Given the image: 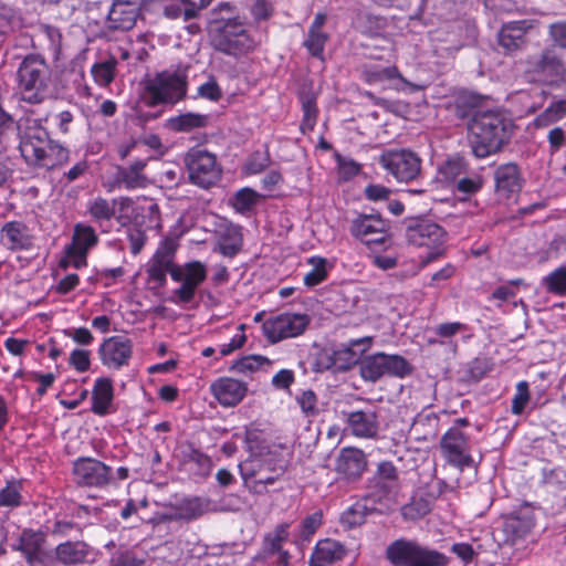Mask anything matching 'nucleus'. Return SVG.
I'll list each match as a JSON object with an SVG mask.
<instances>
[{
	"label": "nucleus",
	"instance_id": "obj_33",
	"mask_svg": "<svg viewBox=\"0 0 566 566\" xmlns=\"http://www.w3.org/2000/svg\"><path fill=\"white\" fill-rule=\"evenodd\" d=\"M114 399L113 382L109 378H97L92 391V411L98 416L109 412Z\"/></svg>",
	"mask_w": 566,
	"mask_h": 566
},
{
	"label": "nucleus",
	"instance_id": "obj_62",
	"mask_svg": "<svg viewBox=\"0 0 566 566\" xmlns=\"http://www.w3.org/2000/svg\"><path fill=\"white\" fill-rule=\"evenodd\" d=\"M270 164V156L269 154L255 151L249 163L247 164V171L249 174H259L263 171Z\"/></svg>",
	"mask_w": 566,
	"mask_h": 566
},
{
	"label": "nucleus",
	"instance_id": "obj_44",
	"mask_svg": "<svg viewBox=\"0 0 566 566\" xmlns=\"http://www.w3.org/2000/svg\"><path fill=\"white\" fill-rule=\"evenodd\" d=\"M566 115V99H559L552 103L541 115H538L534 124L536 127L549 126Z\"/></svg>",
	"mask_w": 566,
	"mask_h": 566
},
{
	"label": "nucleus",
	"instance_id": "obj_48",
	"mask_svg": "<svg viewBox=\"0 0 566 566\" xmlns=\"http://www.w3.org/2000/svg\"><path fill=\"white\" fill-rule=\"evenodd\" d=\"M547 292L555 295L566 294V266H559L543 279Z\"/></svg>",
	"mask_w": 566,
	"mask_h": 566
},
{
	"label": "nucleus",
	"instance_id": "obj_61",
	"mask_svg": "<svg viewBox=\"0 0 566 566\" xmlns=\"http://www.w3.org/2000/svg\"><path fill=\"white\" fill-rule=\"evenodd\" d=\"M69 363L80 373L87 371L91 366L90 352L85 349H74L70 355Z\"/></svg>",
	"mask_w": 566,
	"mask_h": 566
},
{
	"label": "nucleus",
	"instance_id": "obj_18",
	"mask_svg": "<svg viewBox=\"0 0 566 566\" xmlns=\"http://www.w3.org/2000/svg\"><path fill=\"white\" fill-rule=\"evenodd\" d=\"M361 75L364 81L370 85L387 83L389 88L396 91L416 92L422 90V86L407 81L396 66L365 65Z\"/></svg>",
	"mask_w": 566,
	"mask_h": 566
},
{
	"label": "nucleus",
	"instance_id": "obj_36",
	"mask_svg": "<svg viewBox=\"0 0 566 566\" xmlns=\"http://www.w3.org/2000/svg\"><path fill=\"white\" fill-rule=\"evenodd\" d=\"M209 116L198 113H185L168 119V127L175 132H190L206 127Z\"/></svg>",
	"mask_w": 566,
	"mask_h": 566
},
{
	"label": "nucleus",
	"instance_id": "obj_4",
	"mask_svg": "<svg viewBox=\"0 0 566 566\" xmlns=\"http://www.w3.org/2000/svg\"><path fill=\"white\" fill-rule=\"evenodd\" d=\"M51 76V69L41 55L24 56L17 70L18 86L23 99L32 104L42 102L48 95Z\"/></svg>",
	"mask_w": 566,
	"mask_h": 566
},
{
	"label": "nucleus",
	"instance_id": "obj_47",
	"mask_svg": "<svg viewBox=\"0 0 566 566\" xmlns=\"http://www.w3.org/2000/svg\"><path fill=\"white\" fill-rule=\"evenodd\" d=\"M264 365H271V361L265 356L252 355L245 356L237 360L232 366L231 370L235 374H249L259 370Z\"/></svg>",
	"mask_w": 566,
	"mask_h": 566
},
{
	"label": "nucleus",
	"instance_id": "obj_35",
	"mask_svg": "<svg viewBox=\"0 0 566 566\" xmlns=\"http://www.w3.org/2000/svg\"><path fill=\"white\" fill-rule=\"evenodd\" d=\"M398 488L399 486L388 482L370 478L367 483V491L364 496V502H371L373 504H386L394 499Z\"/></svg>",
	"mask_w": 566,
	"mask_h": 566
},
{
	"label": "nucleus",
	"instance_id": "obj_24",
	"mask_svg": "<svg viewBox=\"0 0 566 566\" xmlns=\"http://www.w3.org/2000/svg\"><path fill=\"white\" fill-rule=\"evenodd\" d=\"M139 4L133 0H114L108 11V28L112 30H130L138 18Z\"/></svg>",
	"mask_w": 566,
	"mask_h": 566
},
{
	"label": "nucleus",
	"instance_id": "obj_5",
	"mask_svg": "<svg viewBox=\"0 0 566 566\" xmlns=\"http://www.w3.org/2000/svg\"><path fill=\"white\" fill-rule=\"evenodd\" d=\"M385 556L392 566H447L449 564V558L443 553L407 538L391 542L386 547Z\"/></svg>",
	"mask_w": 566,
	"mask_h": 566
},
{
	"label": "nucleus",
	"instance_id": "obj_25",
	"mask_svg": "<svg viewBox=\"0 0 566 566\" xmlns=\"http://www.w3.org/2000/svg\"><path fill=\"white\" fill-rule=\"evenodd\" d=\"M371 337H363L350 339L346 344H342L334 350V359H336V370L345 371L360 361L361 355L369 348Z\"/></svg>",
	"mask_w": 566,
	"mask_h": 566
},
{
	"label": "nucleus",
	"instance_id": "obj_40",
	"mask_svg": "<svg viewBox=\"0 0 566 566\" xmlns=\"http://www.w3.org/2000/svg\"><path fill=\"white\" fill-rule=\"evenodd\" d=\"M242 244L243 238L241 229L239 227L231 226L227 228L226 232L221 235L219 250L222 255L233 258L241 251Z\"/></svg>",
	"mask_w": 566,
	"mask_h": 566
},
{
	"label": "nucleus",
	"instance_id": "obj_27",
	"mask_svg": "<svg viewBox=\"0 0 566 566\" xmlns=\"http://www.w3.org/2000/svg\"><path fill=\"white\" fill-rule=\"evenodd\" d=\"M289 523H281L273 531L266 533L262 538L261 548L253 557V560H269L274 555L287 552L283 545L289 539Z\"/></svg>",
	"mask_w": 566,
	"mask_h": 566
},
{
	"label": "nucleus",
	"instance_id": "obj_64",
	"mask_svg": "<svg viewBox=\"0 0 566 566\" xmlns=\"http://www.w3.org/2000/svg\"><path fill=\"white\" fill-rule=\"evenodd\" d=\"M549 35L556 48L566 49V21H559L549 25Z\"/></svg>",
	"mask_w": 566,
	"mask_h": 566
},
{
	"label": "nucleus",
	"instance_id": "obj_13",
	"mask_svg": "<svg viewBox=\"0 0 566 566\" xmlns=\"http://www.w3.org/2000/svg\"><path fill=\"white\" fill-rule=\"evenodd\" d=\"M171 279L181 285L174 291L178 301L190 303L198 286L207 279V268L200 261H191L171 271Z\"/></svg>",
	"mask_w": 566,
	"mask_h": 566
},
{
	"label": "nucleus",
	"instance_id": "obj_26",
	"mask_svg": "<svg viewBox=\"0 0 566 566\" xmlns=\"http://www.w3.org/2000/svg\"><path fill=\"white\" fill-rule=\"evenodd\" d=\"M534 527V518L530 513L511 515L503 522L502 528L497 531L499 541L513 545L516 541L525 537Z\"/></svg>",
	"mask_w": 566,
	"mask_h": 566
},
{
	"label": "nucleus",
	"instance_id": "obj_17",
	"mask_svg": "<svg viewBox=\"0 0 566 566\" xmlns=\"http://www.w3.org/2000/svg\"><path fill=\"white\" fill-rule=\"evenodd\" d=\"M73 474L80 486L104 488L111 482L112 469L99 460L80 458L73 464Z\"/></svg>",
	"mask_w": 566,
	"mask_h": 566
},
{
	"label": "nucleus",
	"instance_id": "obj_60",
	"mask_svg": "<svg viewBox=\"0 0 566 566\" xmlns=\"http://www.w3.org/2000/svg\"><path fill=\"white\" fill-rule=\"evenodd\" d=\"M198 95L202 98L218 102L222 97V91L214 78H210L198 87Z\"/></svg>",
	"mask_w": 566,
	"mask_h": 566
},
{
	"label": "nucleus",
	"instance_id": "obj_45",
	"mask_svg": "<svg viewBox=\"0 0 566 566\" xmlns=\"http://www.w3.org/2000/svg\"><path fill=\"white\" fill-rule=\"evenodd\" d=\"M22 483L17 480L8 481L0 490V506L14 509L22 503Z\"/></svg>",
	"mask_w": 566,
	"mask_h": 566
},
{
	"label": "nucleus",
	"instance_id": "obj_43",
	"mask_svg": "<svg viewBox=\"0 0 566 566\" xmlns=\"http://www.w3.org/2000/svg\"><path fill=\"white\" fill-rule=\"evenodd\" d=\"M384 377L402 378L411 373V365L400 355H387L384 353Z\"/></svg>",
	"mask_w": 566,
	"mask_h": 566
},
{
	"label": "nucleus",
	"instance_id": "obj_23",
	"mask_svg": "<svg viewBox=\"0 0 566 566\" xmlns=\"http://www.w3.org/2000/svg\"><path fill=\"white\" fill-rule=\"evenodd\" d=\"M44 542L45 537L43 533L23 530L18 544L13 545L12 549L21 552L29 565H43L45 562V553L43 549Z\"/></svg>",
	"mask_w": 566,
	"mask_h": 566
},
{
	"label": "nucleus",
	"instance_id": "obj_14",
	"mask_svg": "<svg viewBox=\"0 0 566 566\" xmlns=\"http://www.w3.org/2000/svg\"><path fill=\"white\" fill-rule=\"evenodd\" d=\"M446 231L438 223L426 218H413L406 221V239L410 244L440 248L446 239Z\"/></svg>",
	"mask_w": 566,
	"mask_h": 566
},
{
	"label": "nucleus",
	"instance_id": "obj_37",
	"mask_svg": "<svg viewBox=\"0 0 566 566\" xmlns=\"http://www.w3.org/2000/svg\"><path fill=\"white\" fill-rule=\"evenodd\" d=\"M384 353L368 355L359 361V373L363 379L376 382L384 377Z\"/></svg>",
	"mask_w": 566,
	"mask_h": 566
},
{
	"label": "nucleus",
	"instance_id": "obj_52",
	"mask_svg": "<svg viewBox=\"0 0 566 566\" xmlns=\"http://www.w3.org/2000/svg\"><path fill=\"white\" fill-rule=\"evenodd\" d=\"M259 197V193L251 188H243L234 195L231 202L238 212L244 213L253 208Z\"/></svg>",
	"mask_w": 566,
	"mask_h": 566
},
{
	"label": "nucleus",
	"instance_id": "obj_58",
	"mask_svg": "<svg viewBox=\"0 0 566 566\" xmlns=\"http://www.w3.org/2000/svg\"><path fill=\"white\" fill-rule=\"evenodd\" d=\"M92 74L99 85H108L114 80V65L112 63L96 64L92 69Z\"/></svg>",
	"mask_w": 566,
	"mask_h": 566
},
{
	"label": "nucleus",
	"instance_id": "obj_54",
	"mask_svg": "<svg viewBox=\"0 0 566 566\" xmlns=\"http://www.w3.org/2000/svg\"><path fill=\"white\" fill-rule=\"evenodd\" d=\"M186 458L189 463L196 465V472L200 475H207L211 469V459L200 450L191 448Z\"/></svg>",
	"mask_w": 566,
	"mask_h": 566
},
{
	"label": "nucleus",
	"instance_id": "obj_56",
	"mask_svg": "<svg viewBox=\"0 0 566 566\" xmlns=\"http://www.w3.org/2000/svg\"><path fill=\"white\" fill-rule=\"evenodd\" d=\"M373 478L399 486L397 469L389 461L380 462Z\"/></svg>",
	"mask_w": 566,
	"mask_h": 566
},
{
	"label": "nucleus",
	"instance_id": "obj_42",
	"mask_svg": "<svg viewBox=\"0 0 566 566\" xmlns=\"http://www.w3.org/2000/svg\"><path fill=\"white\" fill-rule=\"evenodd\" d=\"M390 22L387 18L368 13L364 17V32L373 38H382L388 44L390 40L386 36Z\"/></svg>",
	"mask_w": 566,
	"mask_h": 566
},
{
	"label": "nucleus",
	"instance_id": "obj_19",
	"mask_svg": "<svg viewBox=\"0 0 566 566\" xmlns=\"http://www.w3.org/2000/svg\"><path fill=\"white\" fill-rule=\"evenodd\" d=\"M526 63L528 72L551 77L552 82L562 78L566 71L556 45L545 48L538 56L530 55Z\"/></svg>",
	"mask_w": 566,
	"mask_h": 566
},
{
	"label": "nucleus",
	"instance_id": "obj_46",
	"mask_svg": "<svg viewBox=\"0 0 566 566\" xmlns=\"http://www.w3.org/2000/svg\"><path fill=\"white\" fill-rule=\"evenodd\" d=\"M308 263L313 266L312 270L304 275L303 282L307 287H313L327 277V261L321 256H312L308 259Z\"/></svg>",
	"mask_w": 566,
	"mask_h": 566
},
{
	"label": "nucleus",
	"instance_id": "obj_53",
	"mask_svg": "<svg viewBox=\"0 0 566 566\" xmlns=\"http://www.w3.org/2000/svg\"><path fill=\"white\" fill-rule=\"evenodd\" d=\"M88 211L96 220H111L115 214V202L98 197L88 203Z\"/></svg>",
	"mask_w": 566,
	"mask_h": 566
},
{
	"label": "nucleus",
	"instance_id": "obj_28",
	"mask_svg": "<svg viewBox=\"0 0 566 566\" xmlns=\"http://www.w3.org/2000/svg\"><path fill=\"white\" fill-rule=\"evenodd\" d=\"M494 181L496 192L506 198L522 189L521 172L514 163H506L496 167Z\"/></svg>",
	"mask_w": 566,
	"mask_h": 566
},
{
	"label": "nucleus",
	"instance_id": "obj_16",
	"mask_svg": "<svg viewBox=\"0 0 566 566\" xmlns=\"http://www.w3.org/2000/svg\"><path fill=\"white\" fill-rule=\"evenodd\" d=\"M367 468V455L358 448H343L335 459L334 470L337 474V479L348 484L360 481Z\"/></svg>",
	"mask_w": 566,
	"mask_h": 566
},
{
	"label": "nucleus",
	"instance_id": "obj_63",
	"mask_svg": "<svg viewBox=\"0 0 566 566\" xmlns=\"http://www.w3.org/2000/svg\"><path fill=\"white\" fill-rule=\"evenodd\" d=\"M543 482L551 485H562L566 482V472L562 468H544Z\"/></svg>",
	"mask_w": 566,
	"mask_h": 566
},
{
	"label": "nucleus",
	"instance_id": "obj_8",
	"mask_svg": "<svg viewBox=\"0 0 566 566\" xmlns=\"http://www.w3.org/2000/svg\"><path fill=\"white\" fill-rule=\"evenodd\" d=\"M390 222L378 213H360L350 221V234L374 251L391 244Z\"/></svg>",
	"mask_w": 566,
	"mask_h": 566
},
{
	"label": "nucleus",
	"instance_id": "obj_31",
	"mask_svg": "<svg viewBox=\"0 0 566 566\" xmlns=\"http://www.w3.org/2000/svg\"><path fill=\"white\" fill-rule=\"evenodd\" d=\"M146 165V159H136L128 167L118 168V186L127 190L146 188L148 185V178L144 174Z\"/></svg>",
	"mask_w": 566,
	"mask_h": 566
},
{
	"label": "nucleus",
	"instance_id": "obj_55",
	"mask_svg": "<svg viewBox=\"0 0 566 566\" xmlns=\"http://www.w3.org/2000/svg\"><path fill=\"white\" fill-rule=\"evenodd\" d=\"M296 400L306 417H314L318 415L319 409L317 407V397L313 390L303 391Z\"/></svg>",
	"mask_w": 566,
	"mask_h": 566
},
{
	"label": "nucleus",
	"instance_id": "obj_39",
	"mask_svg": "<svg viewBox=\"0 0 566 566\" xmlns=\"http://www.w3.org/2000/svg\"><path fill=\"white\" fill-rule=\"evenodd\" d=\"M469 164L463 157L454 156L448 158L440 167L439 174L447 182L455 184L463 175L470 170Z\"/></svg>",
	"mask_w": 566,
	"mask_h": 566
},
{
	"label": "nucleus",
	"instance_id": "obj_30",
	"mask_svg": "<svg viewBox=\"0 0 566 566\" xmlns=\"http://www.w3.org/2000/svg\"><path fill=\"white\" fill-rule=\"evenodd\" d=\"M346 554L345 546L332 538L317 542L308 560L310 566H327L342 559Z\"/></svg>",
	"mask_w": 566,
	"mask_h": 566
},
{
	"label": "nucleus",
	"instance_id": "obj_29",
	"mask_svg": "<svg viewBox=\"0 0 566 566\" xmlns=\"http://www.w3.org/2000/svg\"><path fill=\"white\" fill-rule=\"evenodd\" d=\"M247 385L233 378H220L211 385V391L222 406L238 405L247 394Z\"/></svg>",
	"mask_w": 566,
	"mask_h": 566
},
{
	"label": "nucleus",
	"instance_id": "obj_9",
	"mask_svg": "<svg viewBox=\"0 0 566 566\" xmlns=\"http://www.w3.org/2000/svg\"><path fill=\"white\" fill-rule=\"evenodd\" d=\"M185 163L189 180L201 188L207 189L221 178V168L217 164L216 156L207 150H190L185 157Z\"/></svg>",
	"mask_w": 566,
	"mask_h": 566
},
{
	"label": "nucleus",
	"instance_id": "obj_15",
	"mask_svg": "<svg viewBox=\"0 0 566 566\" xmlns=\"http://www.w3.org/2000/svg\"><path fill=\"white\" fill-rule=\"evenodd\" d=\"M533 29L534 21L527 19L503 23L496 34L501 52L510 56L522 52L528 43L527 34Z\"/></svg>",
	"mask_w": 566,
	"mask_h": 566
},
{
	"label": "nucleus",
	"instance_id": "obj_20",
	"mask_svg": "<svg viewBox=\"0 0 566 566\" xmlns=\"http://www.w3.org/2000/svg\"><path fill=\"white\" fill-rule=\"evenodd\" d=\"M132 353V340L120 335L104 339L98 349L103 365L115 369L128 365Z\"/></svg>",
	"mask_w": 566,
	"mask_h": 566
},
{
	"label": "nucleus",
	"instance_id": "obj_59",
	"mask_svg": "<svg viewBox=\"0 0 566 566\" xmlns=\"http://www.w3.org/2000/svg\"><path fill=\"white\" fill-rule=\"evenodd\" d=\"M336 160L339 169V174L345 180L352 179L357 176L360 171V165L350 158L336 155Z\"/></svg>",
	"mask_w": 566,
	"mask_h": 566
},
{
	"label": "nucleus",
	"instance_id": "obj_21",
	"mask_svg": "<svg viewBox=\"0 0 566 566\" xmlns=\"http://www.w3.org/2000/svg\"><path fill=\"white\" fill-rule=\"evenodd\" d=\"M346 421L347 429L350 433L358 438H375L379 430L378 415L371 407L354 410L342 411Z\"/></svg>",
	"mask_w": 566,
	"mask_h": 566
},
{
	"label": "nucleus",
	"instance_id": "obj_57",
	"mask_svg": "<svg viewBox=\"0 0 566 566\" xmlns=\"http://www.w3.org/2000/svg\"><path fill=\"white\" fill-rule=\"evenodd\" d=\"M528 399V384L526 381H520L516 386V394L512 400V412L515 415L522 413Z\"/></svg>",
	"mask_w": 566,
	"mask_h": 566
},
{
	"label": "nucleus",
	"instance_id": "obj_10",
	"mask_svg": "<svg viewBox=\"0 0 566 566\" xmlns=\"http://www.w3.org/2000/svg\"><path fill=\"white\" fill-rule=\"evenodd\" d=\"M307 314L282 313L269 317L262 325L263 334L271 343L302 335L310 325Z\"/></svg>",
	"mask_w": 566,
	"mask_h": 566
},
{
	"label": "nucleus",
	"instance_id": "obj_11",
	"mask_svg": "<svg viewBox=\"0 0 566 566\" xmlns=\"http://www.w3.org/2000/svg\"><path fill=\"white\" fill-rule=\"evenodd\" d=\"M378 163L400 182L415 180L421 172L420 157L408 149L386 151Z\"/></svg>",
	"mask_w": 566,
	"mask_h": 566
},
{
	"label": "nucleus",
	"instance_id": "obj_3",
	"mask_svg": "<svg viewBox=\"0 0 566 566\" xmlns=\"http://www.w3.org/2000/svg\"><path fill=\"white\" fill-rule=\"evenodd\" d=\"M210 44L226 55L240 57L254 50L255 42L243 23L233 17L213 19L208 28Z\"/></svg>",
	"mask_w": 566,
	"mask_h": 566
},
{
	"label": "nucleus",
	"instance_id": "obj_7",
	"mask_svg": "<svg viewBox=\"0 0 566 566\" xmlns=\"http://www.w3.org/2000/svg\"><path fill=\"white\" fill-rule=\"evenodd\" d=\"M244 486L253 494H264L268 486L275 483L284 473L282 467H275L269 455H251L239 464Z\"/></svg>",
	"mask_w": 566,
	"mask_h": 566
},
{
	"label": "nucleus",
	"instance_id": "obj_34",
	"mask_svg": "<svg viewBox=\"0 0 566 566\" xmlns=\"http://www.w3.org/2000/svg\"><path fill=\"white\" fill-rule=\"evenodd\" d=\"M97 243V235L91 226L76 224L74 228L71 253H75L81 261L86 258L88 249Z\"/></svg>",
	"mask_w": 566,
	"mask_h": 566
},
{
	"label": "nucleus",
	"instance_id": "obj_32",
	"mask_svg": "<svg viewBox=\"0 0 566 566\" xmlns=\"http://www.w3.org/2000/svg\"><path fill=\"white\" fill-rule=\"evenodd\" d=\"M1 234L3 243L9 250H25L32 245L27 226L20 221L6 223L1 230Z\"/></svg>",
	"mask_w": 566,
	"mask_h": 566
},
{
	"label": "nucleus",
	"instance_id": "obj_1",
	"mask_svg": "<svg viewBox=\"0 0 566 566\" xmlns=\"http://www.w3.org/2000/svg\"><path fill=\"white\" fill-rule=\"evenodd\" d=\"M513 123L496 112H476L469 124L471 146L475 157L497 153L511 137Z\"/></svg>",
	"mask_w": 566,
	"mask_h": 566
},
{
	"label": "nucleus",
	"instance_id": "obj_22",
	"mask_svg": "<svg viewBox=\"0 0 566 566\" xmlns=\"http://www.w3.org/2000/svg\"><path fill=\"white\" fill-rule=\"evenodd\" d=\"M55 559L63 566H78L93 563L96 552L83 541H66L55 547Z\"/></svg>",
	"mask_w": 566,
	"mask_h": 566
},
{
	"label": "nucleus",
	"instance_id": "obj_50",
	"mask_svg": "<svg viewBox=\"0 0 566 566\" xmlns=\"http://www.w3.org/2000/svg\"><path fill=\"white\" fill-rule=\"evenodd\" d=\"M328 34L323 31H308L307 38L303 45L307 49L312 56L324 61V49L328 41Z\"/></svg>",
	"mask_w": 566,
	"mask_h": 566
},
{
	"label": "nucleus",
	"instance_id": "obj_2",
	"mask_svg": "<svg viewBox=\"0 0 566 566\" xmlns=\"http://www.w3.org/2000/svg\"><path fill=\"white\" fill-rule=\"evenodd\" d=\"M19 149L28 165L53 169L69 160V150L50 139L41 126H28L21 134Z\"/></svg>",
	"mask_w": 566,
	"mask_h": 566
},
{
	"label": "nucleus",
	"instance_id": "obj_49",
	"mask_svg": "<svg viewBox=\"0 0 566 566\" xmlns=\"http://www.w3.org/2000/svg\"><path fill=\"white\" fill-rule=\"evenodd\" d=\"M322 524L323 513L322 511H315L302 520L296 535L297 538L302 542H308L311 537L316 533V531L322 526Z\"/></svg>",
	"mask_w": 566,
	"mask_h": 566
},
{
	"label": "nucleus",
	"instance_id": "obj_51",
	"mask_svg": "<svg viewBox=\"0 0 566 566\" xmlns=\"http://www.w3.org/2000/svg\"><path fill=\"white\" fill-rule=\"evenodd\" d=\"M373 510L374 507L369 509L367 504L357 503L342 514L340 522L348 528L359 526L365 523L367 512Z\"/></svg>",
	"mask_w": 566,
	"mask_h": 566
},
{
	"label": "nucleus",
	"instance_id": "obj_12",
	"mask_svg": "<svg viewBox=\"0 0 566 566\" xmlns=\"http://www.w3.org/2000/svg\"><path fill=\"white\" fill-rule=\"evenodd\" d=\"M440 450L443 459L461 471L474 465V460L470 455L469 439L458 427H451L442 436Z\"/></svg>",
	"mask_w": 566,
	"mask_h": 566
},
{
	"label": "nucleus",
	"instance_id": "obj_41",
	"mask_svg": "<svg viewBox=\"0 0 566 566\" xmlns=\"http://www.w3.org/2000/svg\"><path fill=\"white\" fill-rule=\"evenodd\" d=\"M484 180L479 170L470 168L455 184V190L465 196L479 192L483 187Z\"/></svg>",
	"mask_w": 566,
	"mask_h": 566
},
{
	"label": "nucleus",
	"instance_id": "obj_6",
	"mask_svg": "<svg viewBox=\"0 0 566 566\" xmlns=\"http://www.w3.org/2000/svg\"><path fill=\"white\" fill-rule=\"evenodd\" d=\"M187 94V74L182 71H163L145 81L142 101L149 107L175 104Z\"/></svg>",
	"mask_w": 566,
	"mask_h": 566
},
{
	"label": "nucleus",
	"instance_id": "obj_38",
	"mask_svg": "<svg viewBox=\"0 0 566 566\" xmlns=\"http://www.w3.org/2000/svg\"><path fill=\"white\" fill-rule=\"evenodd\" d=\"M210 501L202 497L185 499L177 507L179 516L182 521L190 522L201 517L209 511Z\"/></svg>",
	"mask_w": 566,
	"mask_h": 566
}]
</instances>
